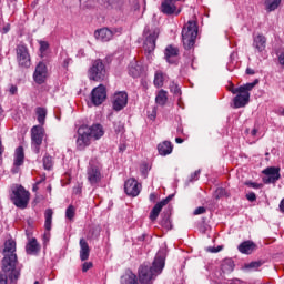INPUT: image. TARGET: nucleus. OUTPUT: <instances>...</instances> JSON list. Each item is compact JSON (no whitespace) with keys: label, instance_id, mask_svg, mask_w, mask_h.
<instances>
[{"label":"nucleus","instance_id":"obj_22","mask_svg":"<svg viewBox=\"0 0 284 284\" xmlns=\"http://www.w3.org/2000/svg\"><path fill=\"white\" fill-rule=\"evenodd\" d=\"M256 85H258V79H255L251 83H246L244 85L236 88V90H233V94H250L251 90H254Z\"/></svg>","mask_w":284,"mask_h":284},{"label":"nucleus","instance_id":"obj_37","mask_svg":"<svg viewBox=\"0 0 284 284\" xmlns=\"http://www.w3.org/2000/svg\"><path fill=\"white\" fill-rule=\"evenodd\" d=\"M281 6V0H265V7L268 12H274Z\"/></svg>","mask_w":284,"mask_h":284},{"label":"nucleus","instance_id":"obj_54","mask_svg":"<svg viewBox=\"0 0 284 284\" xmlns=\"http://www.w3.org/2000/svg\"><path fill=\"white\" fill-rule=\"evenodd\" d=\"M133 10H141V4H139V0H133Z\"/></svg>","mask_w":284,"mask_h":284},{"label":"nucleus","instance_id":"obj_53","mask_svg":"<svg viewBox=\"0 0 284 284\" xmlns=\"http://www.w3.org/2000/svg\"><path fill=\"white\" fill-rule=\"evenodd\" d=\"M18 90L19 89L17 88V85L11 84L9 92H10V94L14 95V94H17Z\"/></svg>","mask_w":284,"mask_h":284},{"label":"nucleus","instance_id":"obj_6","mask_svg":"<svg viewBox=\"0 0 284 284\" xmlns=\"http://www.w3.org/2000/svg\"><path fill=\"white\" fill-rule=\"evenodd\" d=\"M16 58L19 68H23L28 70L30 65H32V58L30 57V50L28 49V45L20 43L16 48Z\"/></svg>","mask_w":284,"mask_h":284},{"label":"nucleus","instance_id":"obj_35","mask_svg":"<svg viewBox=\"0 0 284 284\" xmlns=\"http://www.w3.org/2000/svg\"><path fill=\"white\" fill-rule=\"evenodd\" d=\"M44 170H52L54 168V158L49 153H45L42 159Z\"/></svg>","mask_w":284,"mask_h":284},{"label":"nucleus","instance_id":"obj_23","mask_svg":"<svg viewBox=\"0 0 284 284\" xmlns=\"http://www.w3.org/2000/svg\"><path fill=\"white\" fill-rule=\"evenodd\" d=\"M174 146L170 141H163L162 143L158 144V152L161 156H168V154H172Z\"/></svg>","mask_w":284,"mask_h":284},{"label":"nucleus","instance_id":"obj_61","mask_svg":"<svg viewBox=\"0 0 284 284\" xmlns=\"http://www.w3.org/2000/svg\"><path fill=\"white\" fill-rule=\"evenodd\" d=\"M277 114L280 116H284V108L283 109H278Z\"/></svg>","mask_w":284,"mask_h":284},{"label":"nucleus","instance_id":"obj_9","mask_svg":"<svg viewBox=\"0 0 284 284\" xmlns=\"http://www.w3.org/2000/svg\"><path fill=\"white\" fill-rule=\"evenodd\" d=\"M105 99H108V89L105 85L99 84L91 91V103H93V105H103Z\"/></svg>","mask_w":284,"mask_h":284},{"label":"nucleus","instance_id":"obj_24","mask_svg":"<svg viewBox=\"0 0 284 284\" xmlns=\"http://www.w3.org/2000/svg\"><path fill=\"white\" fill-rule=\"evenodd\" d=\"M90 258V245L85 239L80 240V260L88 261Z\"/></svg>","mask_w":284,"mask_h":284},{"label":"nucleus","instance_id":"obj_29","mask_svg":"<svg viewBox=\"0 0 284 284\" xmlns=\"http://www.w3.org/2000/svg\"><path fill=\"white\" fill-rule=\"evenodd\" d=\"M54 215V211H52V209H47L44 212V230H47V232H50V230H52V216Z\"/></svg>","mask_w":284,"mask_h":284},{"label":"nucleus","instance_id":"obj_63","mask_svg":"<svg viewBox=\"0 0 284 284\" xmlns=\"http://www.w3.org/2000/svg\"><path fill=\"white\" fill-rule=\"evenodd\" d=\"M175 142H176V143H183V139H182V138H176V139H175Z\"/></svg>","mask_w":284,"mask_h":284},{"label":"nucleus","instance_id":"obj_26","mask_svg":"<svg viewBox=\"0 0 284 284\" xmlns=\"http://www.w3.org/2000/svg\"><path fill=\"white\" fill-rule=\"evenodd\" d=\"M174 57H179V48L170 44L165 48V59L168 63H174V60H172Z\"/></svg>","mask_w":284,"mask_h":284},{"label":"nucleus","instance_id":"obj_33","mask_svg":"<svg viewBox=\"0 0 284 284\" xmlns=\"http://www.w3.org/2000/svg\"><path fill=\"white\" fill-rule=\"evenodd\" d=\"M155 103L158 105H165L168 103V91L161 89L155 97Z\"/></svg>","mask_w":284,"mask_h":284},{"label":"nucleus","instance_id":"obj_38","mask_svg":"<svg viewBox=\"0 0 284 284\" xmlns=\"http://www.w3.org/2000/svg\"><path fill=\"white\" fill-rule=\"evenodd\" d=\"M165 81L164 77H163V72L161 71H158L155 72V75H154V87L155 88H163V82Z\"/></svg>","mask_w":284,"mask_h":284},{"label":"nucleus","instance_id":"obj_58","mask_svg":"<svg viewBox=\"0 0 284 284\" xmlns=\"http://www.w3.org/2000/svg\"><path fill=\"white\" fill-rule=\"evenodd\" d=\"M150 201H152L154 203V201H156V195L154 193L150 194Z\"/></svg>","mask_w":284,"mask_h":284},{"label":"nucleus","instance_id":"obj_60","mask_svg":"<svg viewBox=\"0 0 284 284\" xmlns=\"http://www.w3.org/2000/svg\"><path fill=\"white\" fill-rule=\"evenodd\" d=\"M251 134H252V136H256V134H258V129H253L251 131Z\"/></svg>","mask_w":284,"mask_h":284},{"label":"nucleus","instance_id":"obj_16","mask_svg":"<svg viewBox=\"0 0 284 284\" xmlns=\"http://www.w3.org/2000/svg\"><path fill=\"white\" fill-rule=\"evenodd\" d=\"M24 160H26V153L23 152V146H18L16 149L14 162H13L14 168L11 171L12 174H17L19 172V168L23 165Z\"/></svg>","mask_w":284,"mask_h":284},{"label":"nucleus","instance_id":"obj_42","mask_svg":"<svg viewBox=\"0 0 284 284\" xmlns=\"http://www.w3.org/2000/svg\"><path fill=\"white\" fill-rule=\"evenodd\" d=\"M263 265V262L261 261H255V262H251L248 264L245 265L246 270H258V267H261Z\"/></svg>","mask_w":284,"mask_h":284},{"label":"nucleus","instance_id":"obj_21","mask_svg":"<svg viewBox=\"0 0 284 284\" xmlns=\"http://www.w3.org/2000/svg\"><path fill=\"white\" fill-rule=\"evenodd\" d=\"M239 252L241 254H252V252H256V244L253 241H244L237 246Z\"/></svg>","mask_w":284,"mask_h":284},{"label":"nucleus","instance_id":"obj_48","mask_svg":"<svg viewBox=\"0 0 284 284\" xmlns=\"http://www.w3.org/2000/svg\"><path fill=\"white\" fill-rule=\"evenodd\" d=\"M246 199H247V201H250L251 203H254V201H256V193L251 192V193L246 194Z\"/></svg>","mask_w":284,"mask_h":284},{"label":"nucleus","instance_id":"obj_31","mask_svg":"<svg viewBox=\"0 0 284 284\" xmlns=\"http://www.w3.org/2000/svg\"><path fill=\"white\" fill-rule=\"evenodd\" d=\"M124 3V0H104V7L108 10H119Z\"/></svg>","mask_w":284,"mask_h":284},{"label":"nucleus","instance_id":"obj_47","mask_svg":"<svg viewBox=\"0 0 284 284\" xmlns=\"http://www.w3.org/2000/svg\"><path fill=\"white\" fill-rule=\"evenodd\" d=\"M205 212H206V209L204 206H200V207L194 210L193 214L195 216H199V214H205Z\"/></svg>","mask_w":284,"mask_h":284},{"label":"nucleus","instance_id":"obj_39","mask_svg":"<svg viewBox=\"0 0 284 284\" xmlns=\"http://www.w3.org/2000/svg\"><path fill=\"white\" fill-rule=\"evenodd\" d=\"M115 134H123L125 132V123L116 121L113 124Z\"/></svg>","mask_w":284,"mask_h":284},{"label":"nucleus","instance_id":"obj_13","mask_svg":"<svg viewBox=\"0 0 284 284\" xmlns=\"http://www.w3.org/2000/svg\"><path fill=\"white\" fill-rule=\"evenodd\" d=\"M266 178H263V183L270 185V183H276L281 179V168L268 166L263 171Z\"/></svg>","mask_w":284,"mask_h":284},{"label":"nucleus","instance_id":"obj_57","mask_svg":"<svg viewBox=\"0 0 284 284\" xmlns=\"http://www.w3.org/2000/svg\"><path fill=\"white\" fill-rule=\"evenodd\" d=\"M246 74L252 75V74H256V72L254 71V69L247 68L246 69Z\"/></svg>","mask_w":284,"mask_h":284},{"label":"nucleus","instance_id":"obj_18","mask_svg":"<svg viewBox=\"0 0 284 284\" xmlns=\"http://www.w3.org/2000/svg\"><path fill=\"white\" fill-rule=\"evenodd\" d=\"M89 136L93 139L94 141H99L103 134H105V131L103 130V125L97 123L92 124L91 126H88Z\"/></svg>","mask_w":284,"mask_h":284},{"label":"nucleus","instance_id":"obj_27","mask_svg":"<svg viewBox=\"0 0 284 284\" xmlns=\"http://www.w3.org/2000/svg\"><path fill=\"white\" fill-rule=\"evenodd\" d=\"M163 207H165V202H158L151 213H150V220L151 221H156L159 219V214H161V210H163Z\"/></svg>","mask_w":284,"mask_h":284},{"label":"nucleus","instance_id":"obj_19","mask_svg":"<svg viewBox=\"0 0 284 284\" xmlns=\"http://www.w3.org/2000/svg\"><path fill=\"white\" fill-rule=\"evenodd\" d=\"M250 103V93H237L233 99V105L235 109L245 108Z\"/></svg>","mask_w":284,"mask_h":284},{"label":"nucleus","instance_id":"obj_14","mask_svg":"<svg viewBox=\"0 0 284 284\" xmlns=\"http://www.w3.org/2000/svg\"><path fill=\"white\" fill-rule=\"evenodd\" d=\"M87 179L90 183V185H98L101 183V169L99 166L91 164L87 170Z\"/></svg>","mask_w":284,"mask_h":284},{"label":"nucleus","instance_id":"obj_40","mask_svg":"<svg viewBox=\"0 0 284 284\" xmlns=\"http://www.w3.org/2000/svg\"><path fill=\"white\" fill-rule=\"evenodd\" d=\"M170 92L174 94V97H181V88L175 82H171L170 85Z\"/></svg>","mask_w":284,"mask_h":284},{"label":"nucleus","instance_id":"obj_41","mask_svg":"<svg viewBox=\"0 0 284 284\" xmlns=\"http://www.w3.org/2000/svg\"><path fill=\"white\" fill-rule=\"evenodd\" d=\"M75 214H77V209L74 207V205H69L65 211L67 219H69V221H72V219H74Z\"/></svg>","mask_w":284,"mask_h":284},{"label":"nucleus","instance_id":"obj_20","mask_svg":"<svg viewBox=\"0 0 284 284\" xmlns=\"http://www.w3.org/2000/svg\"><path fill=\"white\" fill-rule=\"evenodd\" d=\"M267 47V38L263 34H257L253 38V48L257 50V52H263Z\"/></svg>","mask_w":284,"mask_h":284},{"label":"nucleus","instance_id":"obj_44","mask_svg":"<svg viewBox=\"0 0 284 284\" xmlns=\"http://www.w3.org/2000/svg\"><path fill=\"white\" fill-rule=\"evenodd\" d=\"M244 185H246L247 187H253V190H261V184L256 183V182H245Z\"/></svg>","mask_w":284,"mask_h":284},{"label":"nucleus","instance_id":"obj_46","mask_svg":"<svg viewBox=\"0 0 284 284\" xmlns=\"http://www.w3.org/2000/svg\"><path fill=\"white\" fill-rule=\"evenodd\" d=\"M92 267H93L92 262H84L82 264V272H88L89 270H92Z\"/></svg>","mask_w":284,"mask_h":284},{"label":"nucleus","instance_id":"obj_52","mask_svg":"<svg viewBox=\"0 0 284 284\" xmlns=\"http://www.w3.org/2000/svg\"><path fill=\"white\" fill-rule=\"evenodd\" d=\"M110 31L112 32V39H113L114 34H121L122 29L121 28H114V29H110Z\"/></svg>","mask_w":284,"mask_h":284},{"label":"nucleus","instance_id":"obj_7","mask_svg":"<svg viewBox=\"0 0 284 284\" xmlns=\"http://www.w3.org/2000/svg\"><path fill=\"white\" fill-rule=\"evenodd\" d=\"M44 134L45 130L41 125H34L31 129V146L36 154L41 152V144L43 143Z\"/></svg>","mask_w":284,"mask_h":284},{"label":"nucleus","instance_id":"obj_32","mask_svg":"<svg viewBox=\"0 0 284 284\" xmlns=\"http://www.w3.org/2000/svg\"><path fill=\"white\" fill-rule=\"evenodd\" d=\"M36 114L38 116V122L40 123V125H45V116H48V110H45V108L38 106L36 109Z\"/></svg>","mask_w":284,"mask_h":284},{"label":"nucleus","instance_id":"obj_28","mask_svg":"<svg viewBox=\"0 0 284 284\" xmlns=\"http://www.w3.org/2000/svg\"><path fill=\"white\" fill-rule=\"evenodd\" d=\"M234 260L232 258H225L222 262V272L223 274H232V272H234Z\"/></svg>","mask_w":284,"mask_h":284},{"label":"nucleus","instance_id":"obj_55","mask_svg":"<svg viewBox=\"0 0 284 284\" xmlns=\"http://www.w3.org/2000/svg\"><path fill=\"white\" fill-rule=\"evenodd\" d=\"M221 250H223V246L212 247V248H211V252H212L213 254H216V253L221 252Z\"/></svg>","mask_w":284,"mask_h":284},{"label":"nucleus","instance_id":"obj_30","mask_svg":"<svg viewBox=\"0 0 284 284\" xmlns=\"http://www.w3.org/2000/svg\"><path fill=\"white\" fill-rule=\"evenodd\" d=\"M39 250V242L34 237L26 246L27 254H38Z\"/></svg>","mask_w":284,"mask_h":284},{"label":"nucleus","instance_id":"obj_17","mask_svg":"<svg viewBox=\"0 0 284 284\" xmlns=\"http://www.w3.org/2000/svg\"><path fill=\"white\" fill-rule=\"evenodd\" d=\"M94 38L102 43H108V41H112V31L108 27L98 29L94 31Z\"/></svg>","mask_w":284,"mask_h":284},{"label":"nucleus","instance_id":"obj_50","mask_svg":"<svg viewBox=\"0 0 284 284\" xmlns=\"http://www.w3.org/2000/svg\"><path fill=\"white\" fill-rule=\"evenodd\" d=\"M278 63L284 69V51L278 54Z\"/></svg>","mask_w":284,"mask_h":284},{"label":"nucleus","instance_id":"obj_43","mask_svg":"<svg viewBox=\"0 0 284 284\" xmlns=\"http://www.w3.org/2000/svg\"><path fill=\"white\" fill-rule=\"evenodd\" d=\"M8 278H10V274L3 272L0 274V284H8Z\"/></svg>","mask_w":284,"mask_h":284},{"label":"nucleus","instance_id":"obj_10","mask_svg":"<svg viewBox=\"0 0 284 284\" xmlns=\"http://www.w3.org/2000/svg\"><path fill=\"white\" fill-rule=\"evenodd\" d=\"M112 108L114 112H121V110H124L125 108H128V92L125 91L115 92L113 94Z\"/></svg>","mask_w":284,"mask_h":284},{"label":"nucleus","instance_id":"obj_15","mask_svg":"<svg viewBox=\"0 0 284 284\" xmlns=\"http://www.w3.org/2000/svg\"><path fill=\"white\" fill-rule=\"evenodd\" d=\"M124 192L128 196H139L141 194V184L134 179L124 182Z\"/></svg>","mask_w":284,"mask_h":284},{"label":"nucleus","instance_id":"obj_1","mask_svg":"<svg viewBox=\"0 0 284 284\" xmlns=\"http://www.w3.org/2000/svg\"><path fill=\"white\" fill-rule=\"evenodd\" d=\"M165 267V254L163 251L156 253L152 265L142 264L138 270L139 282L141 284H152L156 281V276L163 273Z\"/></svg>","mask_w":284,"mask_h":284},{"label":"nucleus","instance_id":"obj_64","mask_svg":"<svg viewBox=\"0 0 284 284\" xmlns=\"http://www.w3.org/2000/svg\"><path fill=\"white\" fill-rule=\"evenodd\" d=\"M1 114H3V108H1V105H0V116H1Z\"/></svg>","mask_w":284,"mask_h":284},{"label":"nucleus","instance_id":"obj_36","mask_svg":"<svg viewBox=\"0 0 284 284\" xmlns=\"http://www.w3.org/2000/svg\"><path fill=\"white\" fill-rule=\"evenodd\" d=\"M143 72V67L139 64V62H133V68L130 69V74H132L133 79H138V77H141V73Z\"/></svg>","mask_w":284,"mask_h":284},{"label":"nucleus","instance_id":"obj_56","mask_svg":"<svg viewBox=\"0 0 284 284\" xmlns=\"http://www.w3.org/2000/svg\"><path fill=\"white\" fill-rule=\"evenodd\" d=\"M173 195H169L166 199L162 200L160 203H164V205H168L170 201H172Z\"/></svg>","mask_w":284,"mask_h":284},{"label":"nucleus","instance_id":"obj_51","mask_svg":"<svg viewBox=\"0 0 284 284\" xmlns=\"http://www.w3.org/2000/svg\"><path fill=\"white\" fill-rule=\"evenodd\" d=\"M201 174V171H195L191 174V181H199V175Z\"/></svg>","mask_w":284,"mask_h":284},{"label":"nucleus","instance_id":"obj_49","mask_svg":"<svg viewBox=\"0 0 284 284\" xmlns=\"http://www.w3.org/2000/svg\"><path fill=\"white\" fill-rule=\"evenodd\" d=\"M83 191V186L81 184H78L73 187V194H81Z\"/></svg>","mask_w":284,"mask_h":284},{"label":"nucleus","instance_id":"obj_34","mask_svg":"<svg viewBox=\"0 0 284 284\" xmlns=\"http://www.w3.org/2000/svg\"><path fill=\"white\" fill-rule=\"evenodd\" d=\"M229 196H230V192H227V190H225L224 187H217L213 192V199H215V201H219L221 199H229Z\"/></svg>","mask_w":284,"mask_h":284},{"label":"nucleus","instance_id":"obj_2","mask_svg":"<svg viewBox=\"0 0 284 284\" xmlns=\"http://www.w3.org/2000/svg\"><path fill=\"white\" fill-rule=\"evenodd\" d=\"M4 257L2 258V272L9 274V281H19L21 272L17 270V242L9 240L4 243Z\"/></svg>","mask_w":284,"mask_h":284},{"label":"nucleus","instance_id":"obj_59","mask_svg":"<svg viewBox=\"0 0 284 284\" xmlns=\"http://www.w3.org/2000/svg\"><path fill=\"white\" fill-rule=\"evenodd\" d=\"M68 65H70V59L63 61V68H68Z\"/></svg>","mask_w":284,"mask_h":284},{"label":"nucleus","instance_id":"obj_25","mask_svg":"<svg viewBox=\"0 0 284 284\" xmlns=\"http://www.w3.org/2000/svg\"><path fill=\"white\" fill-rule=\"evenodd\" d=\"M121 284H139L136 275L132 271H126L124 275L121 276Z\"/></svg>","mask_w":284,"mask_h":284},{"label":"nucleus","instance_id":"obj_12","mask_svg":"<svg viewBox=\"0 0 284 284\" xmlns=\"http://www.w3.org/2000/svg\"><path fill=\"white\" fill-rule=\"evenodd\" d=\"M159 34H161V31L159 29H154L144 40L143 49L149 57L151 52H154L156 49V39H159Z\"/></svg>","mask_w":284,"mask_h":284},{"label":"nucleus","instance_id":"obj_3","mask_svg":"<svg viewBox=\"0 0 284 284\" xmlns=\"http://www.w3.org/2000/svg\"><path fill=\"white\" fill-rule=\"evenodd\" d=\"M196 37H199V26H196V21L189 20L182 29V43L185 50H192L194 48Z\"/></svg>","mask_w":284,"mask_h":284},{"label":"nucleus","instance_id":"obj_4","mask_svg":"<svg viewBox=\"0 0 284 284\" xmlns=\"http://www.w3.org/2000/svg\"><path fill=\"white\" fill-rule=\"evenodd\" d=\"M10 199L16 207L26 210V207H28V203H30V192L26 191V187L22 185H19L12 190Z\"/></svg>","mask_w":284,"mask_h":284},{"label":"nucleus","instance_id":"obj_8","mask_svg":"<svg viewBox=\"0 0 284 284\" xmlns=\"http://www.w3.org/2000/svg\"><path fill=\"white\" fill-rule=\"evenodd\" d=\"M90 130L88 129V125L83 124L79 126L78 129V139H77V148L80 151L85 150V148L90 146V141H92V138L90 136Z\"/></svg>","mask_w":284,"mask_h":284},{"label":"nucleus","instance_id":"obj_11","mask_svg":"<svg viewBox=\"0 0 284 284\" xmlns=\"http://www.w3.org/2000/svg\"><path fill=\"white\" fill-rule=\"evenodd\" d=\"M45 79H48V65L45 62L41 61L37 64L33 72V81H36L38 85H43Z\"/></svg>","mask_w":284,"mask_h":284},{"label":"nucleus","instance_id":"obj_45","mask_svg":"<svg viewBox=\"0 0 284 284\" xmlns=\"http://www.w3.org/2000/svg\"><path fill=\"white\" fill-rule=\"evenodd\" d=\"M50 48V43L48 41H40V52H45Z\"/></svg>","mask_w":284,"mask_h":284},{"label":"nucleus","instance_id":"obj_5","mask_svg":"<svg viewBox=\"0 0 284 284\" xmlns=\"http://www.w3.org/2000/svg\"><path fill=\"white\" fill-rule=\"evenodd\" d=\"M108 75V71L105 70V64L103 60L97 59L92 62L91 68L89 69V79L90 81H105V77Z\"/></svg>","mask_w":284,"mask_h":284},{"label":"nucleus","instance_id":"obj_62","mask_svg":"<svg viewBox=\"0 0 284 284\" xmlns=\"http://www.w3.org/2000/svg\"><path fill=\"white\" fill-rule=\"evenodd\" d=\"M234 90H236V88H234V84H231V88L229 89V91L232 92V94H234Z\"/></svg>","mask_w":284,"mask_h":284}]
</instances>
